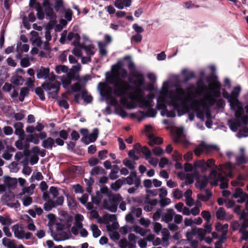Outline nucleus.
<instances>
[{
	"instance_id": "25",
	"label": "nucleus",
	"mask_w": 248,
	"mask_h": 248,
	"mask_svg": "<svg viewBox=\"0 0 248 248\" xmlns=\"http://www.w3.org/2000/svg\"><path fill=\"white\" fill-rule=\"evenodd\" d=\"M106 173V171L100 166H96L93 167L90 171L91 175H96L99 174H105Z\"/></svg>"
},
{
	"instance_id": "61",
	"label": "nucleus",
	"mask_w": 248,
	"mask_h": 248,
	"mask_svg": "<svg viewBox=\"0 0 248 248\" xmlns=\"http://www.w3.org/2000/svg\"><path fill=\"white\" fill-rule=\"evenodd\" d=\"M132 28L138 34H140L144 31L143 28L137 23H135L132 25Z\"/></svg>"
},
{
	"instance_id": "32",
	"label": "nucleus",
	"mask_w": 248,
	"mask_h": 248,
	"mask_svg": "<svg viewBox=\"0 0 248 248\" xmlns=\"http://www.w3.org/2000/svg\"><path fill=\"white\" fill-rule=\"evenodd\" d=\"M80 48L84 49L87 55L93 56L95 52L93 50L94 48V46L93 44L86 46L84 44L82 46H81Z\"/></svg>"
},
{
	"instance_id": "47",
	"label": "nucleus",
	"mask_w": 248,
	"mask_h": 248,
	"mask_svg": "<svg viewBox=\"0 0 248 248\" xmlns=\"http://www.w3.org/2000/svg\"><path fill=\"white\" fill-rule=\"evenodd\" d=\"M68 70V68L67 66L64 65H57L55 67V71L56 72L59 74L61 72L62 73H66L67 72Z\"/></svg>"
},
{
	"instance_id": "64",
	"label": "nucleus",
	"mask_w": 248,
	"mask_h": 248,
	"mask_svg": "<svg viewBox=\"0 0 248 248\" xmlns=\"http://www.w3.org/2000/svg\"><path fill=\"white\" fill-rule=\"evenodd\" d=\"M142 39V35L138 33L133 35L131 37V40L137 43H140Z\"/></svg>"
},
{
	"instance_id": "6",
	"label": "nucleus",
	"mask_w": 248,
	"mask_h": 248,
	"mask_svg": "<svg viewBox=\"0 0 248 248\" xmlns=\"http://www.w3.org/2000/svg\"><path fill=\"white\" fill-rule=\"evenodd\" d=\"M206 232L204 230L201 228H198L196 227L192 228L190 231H187L186 234L187 240H190L191 238H193L194 236L198 235L200 237V240H202L204 239V236L205 235Z\"/></svg>"
},
{
	"instance_id": "42",
	"label": "nucleus",
	"mask_w": 248,
	"mask_h": 248,
	"mask_svg": "<svg viewBox=\"0 0 248 248\" xmlns=\"http://www.w3.org/2000/svg\"><path fill=\"white\" fill-rule=\"evenodd\" d=\"M243 196H247V195L246 193H244L243 189L241 188L238 187L235 189V190L232 195V197L236 199Z\"/></svg>"
},
{
	"instance_id": "24",
	"label": "nucleus",
	"mask_w": 248,
	"mask_h": 248,
	"mask_svg": "<svg viewBox=\"0 0 248 248\" xmlns=\"http://www.w3.org/2000/svg\"><path fill=\"white\" fill-rule=\"evenodd\" d=\"M57 86H60L59 85H56L54 83L48 82L45 81L41 85V87L46 91H50L52 89H55L57 88Z\"/></svg>"
},
{
	"instance_id": "50",
	"label": "nucleus",
	"mask_w": 248,
	"mask_h": 248,
	"mask_svg": "<svg viewBox=\"0 0 248 248\" xmlns=\"http://www.w3.org/2000/svg\"><path fill=\"white\" fill-rule=\"evenodd\" d=\"M86 91H82L81 93V97L83 98L84 102L87 103L92 102L93 100V97L91 95H86Z\"/></svg>"
},
{
	"instance_id": "36",
	"label": "nucleus",
	"mask_w": 248,
	"mask_h": 248,
	"mask_svg": "<svg viewBox=\"0 0 248 248\" xmlns=\"http://www.w3.org/2000/svg\"><path fill=\"white\" fill-rule=\"evenodd\" d=\"M122 200V197L120 194H114L109 198L110 203H114L118 205V203Z\"/></svg>"
},
{
	"instance_id": "10",
	"label": "nucleus",
	"mask_w": 248,
	"mask_h": 248,
	"mask_svg": "<svg viewBox=\"0 0 248 248\" xmlns=\"http://www.w3.org/2000/svg\"><path fill=\"white\" fill-rule=\"evenodd\" d=\"M228 124L231 130L233 132H236L238 128L241 126L238 117L237 116H235L234 119H229L228 121Z\"/></svg>"
},
{
	"instance_id": "31",
	"label": "nucleus",
	"mask_w": 248,
	"mask_h": 248,
	"mask_svg": "<svg viewBox=\"0 0 248 248\" xmlns=\"http://www.w3.org/2000/svg\"><path fill=\"white\" fill-rule=\"evenodd\" d=\"M26 141L27 142H33L35 144H38L40 142V140L38 138L37 134H34L28 136L26 138Z\"/></svg>"
},
{
	"instance_id": "37",
	"label": "nucleus",
	"mask_w": 248,
	"mask_h": 248,
	"mask_svg": "<svg viewBox=\"0 0 248 248\" xmlns=\"http://www.w3.org/2000/svg\"><path fill=\"white\" fill-rule=\"evenodd\" d=\"M98 46L99 49V53L102 56H106L107 54V51L105 48L106 45L101 42L98 43Z\"/></svg>"
},
{
	"instance_id": "52",
	"label": "nucleus",
	"mask_w": 248,
	"mask_h": 248,
	"mask_svg": "<svg viewBox=\"0 0 248 248\" xmlns=\"http://www.w3.org/2000/svg\"><path fill=\"white\" fill-rule=\"evenodd\" d=\"M202 217L208 223L211 219V215L210 213L207 211H202L201 213Z\"/></svg>"
},
{
	"instance_id": "44",
	"label": "nucleus",
	"mask_w": 248,
	"mask_h": 248,
	"mask_svg": "<svg viewBox=\"0 0 248 248\" xmlns=\"http://www.w3.org/2000/svg\"><path fill=\"white\" fill-rule=\"evenodd\" d=\"M64 18L68 21H70L72 18L73 12L69 8H66L64 10Z\"/></svg>"
},
{
	"instance_id": "51",
	"label": "nucleus",
	"mask_w": 248,
	"mask_h": 248,
	"mask_svg": "<svg viewBox=\"0 0 248 248\" xmlns=\"http://www.w3.org/2000/svg\"><path fill=\"white\" fill-rule=\"evenodd\" d=\"M238 120L240 121L241 125L242 124L244 125L248 124V116L247 115L241 114L238 115Z\"/></svg>"
},
{
	"instance_id": "57",
	"label": "nucleus",
	"mask_w": 248,
	"mask_h": 248,
	"mask_svg": "<svg viewBox=\"0 0 248 248\" xmlns=\"http://www.w3.org/2000/svg\"><path fill=\"white\" fill-rule=\"evenodd\" d=\"M153 153L156 156H160L163 154L164 151L160 147L156 146L153 148Z\"/></svg>"
},
{
	"instance_id": "63",
	"label": "nucleus",
	"mask_w": 248,
	"mask_h": 248,
	"mask_svg": "<svg viewBox=\"0 0 248 248\" xmlns=\"http://www.w3.org/2000/svg\"><path fill=\"white\" fill-rule=\"evenodd\" d=\"M23 204L25 206H28L32 202V199L31 197L28 196L22 199Z\"/></svg>"
},
{
	"instance_id": "41",
	"label": "nucleus",
	"mask_w": 248,
	"mask_h": 248,
	"mask_svg": "<svg viewBox=\"0 0 248 248\" xmlns=\"http://www.w3.org/2000/svg\"><path fill=\"white\" fill-rule=\"evenodd\" d=\"M55 205L54 201L53 200H49L46 202L44 205V209L46 211H50L53 208H55Z\"/></svg>"
},
{
	"instance_id": "46",
	"label": "nucleus",
	"mask_w": 248,
	"mask_h": 248,
	"mask_svg": "<svg viewBox=\"0 0 248 248\" xmlns=\"http://www.w3.org/2000/svg\"><path fill=\"white\" fill-rule=\"evenodd\" d=\"M72 79H74L75 80H79L78 77H75L74 73H69L67 74V78L65 79V80H64V81H63V82L67 85H69L71 84V80Z\"/></svg>"
},
{
	"instance_id": "39",
	"label": "nucleus",
	"mask_w": 248,
	"mask_h": 248,
	"mask_svg": "<svg viewBox=\"0 0 248 248\" xmlns=\"http://www.w3.org/2000/svg\"><path fill=\"white\" fill-rule=\"evenodd\" d=\"M91 229L93 232V235L94 238H97L101 235V232L96 224H92L91 225Z\"/></svg>"
},
{
	"instance_id": "14",
	"label": "nucleus",
	"mask_w": 248,
	"mask_h": 248,
	"mask_svg": "<svg viewBox=\"0 0 248 248\" xmlns=\"http://www.w3.org/2000/svg\"><path fill=\"white\" fill-rule=\"evenodd\" d=\"M43 3L41 4L40 2L35 4L34 7L37 11V16L39 20H43L45 18L46 14L45 11L43 9Z\"/></svg>"
},
{
	"instance_id": "62",
	"label": "nucleus",
	"mask_w": 248,
	"mask_h": 248,
	"mask_svg": "<svg viewBox=\"0 0 248 248\" xmlns=\"http://www.w3.org/2000/svg\"><path fill=\"white\" fill-rule=\"evenodd\" d=\"M56 198V200L54 201L55 207H56L58 206L62 205L64 202V197L63 196H61L57 197Z\"/></svg>"
},
{
	"instance_id": "12",
	"label": "nucleus",
	"mask_w": 248,
	"mask_h": 248,
	"mask_svg": "<svg viewBox=\"0 0 248 248\" xmlns=\"http://www.w3.org/2000/svg\"><path fill=\"white\" fill-rule=\"evenodd\" d=\"M149 141L148 144L150 146H153L155 144L159 145L163 143V139L158 137H155L154 135L150 134L148 136Z\"/></svg>"
},
{
	"instance_id": "3",
	"label": "nucleus",
	"mask_w": 248,
	"mask_h": 248,
	"mask_svg": "<svg viewBox=\"0 0 248 248\" xmlns=\"http://www.w3.org/2000/svg\"><path fill=\"white\" fill-rule=\"evenodd\" d=\"M43 6L46 15L50 19H56L57 14L63 15L66 8L63 0H43Z\"/></svg>"
},
{
	"instance_id": "59",
	"label": "nucleus",
	"mask_w": 248,
	"mask_h": 248,
	"mask_svg": "<svg viewBox=\"0 0 248 248\" xmlns=\"http://www.w3.org/2000/svg\"><path fill=\"white\" fill-rule=\"evenodd\" d=\"M71 89L73 92H79L81 90V86L78 82H77L71 86Z\"/></svg>"
},
{
	"instance_id": "27",
	"label": "nucleus",
	"mask_w": 248,
	"mask_h": 248,
	"mask_svg": "<svg viewBox=\"0 0 248 248\" xmlns=\"http://www.w3.org/2000/svg\"><path fill=\"white\" fill-rule=\"evenodd\" d=\"M200 147L208 153L210 152L213 150H218V147L217 146L214 145H208L204 142L200 144Z\"/></svg>"
},
{
	"instance_id": "4",
	"label": "nucleus",
	"mask_w": 248,
	"mask_h": 248,
	"mask_svg": "<svg viewBox=\"0 0 248 248\" xmlns=\"http://www.w3.org/2000/svg\"><path fill=\"white\" fill-rule=\"evenodd\" d=\"M207 80L209 82H212L214 87L210 88V91L212 92L211 94L213 97L219 98L221 96V83L217 80V77L215 73H211L208 77Z\"/></svg>"
},
{
	"instance_id": "21",
	"label": "nucleus",
	"mask_w": 248,
	"mask_h": 248,
	"mask_svg": "<svg viewBox=\"0 0 248 248\" xmlns=\"http://www.w3.org/2000/svg\"><path fill=\"white\" fill-rule=\"evenodd\" d=\"M125 184V178L117 180L114 183L111 185V188L114 191L118 190L123 185Z\"/></svg>"
},
{
	"instance_id": "43",
	"label": "nucleus",
	"mask_w": 248,
	"mask_h": 248,
	"mask_svg": "<svg viewBox=\"0 0 248 248\" xmlns=\"http://www.w3.org/2000/svg\"><path fill=\"white\" fill-rule=\"evenodd\" d=\"M141 152L145 155V158L146 160L151 158L152 155L151 151L146 146H143L141 148Z\"/></svg>"
},
{
	"instance_id": "11",
	"label": "nucleus",
	"mask_w": 248,
	"mask_h": 248,
	"mask_svg": "<svg viewBox=\"0 0 248 248\" xmlns=\"http://www.w3.org/2000/svg\"><path fill=\"white\" fill-rule=\"evenodd\" d=\"M132 90H134V92L129 94V97L131 99L138 100L143 98V91L141 87H133Z\"/></svg>"
},
{
	"instance_id": "48",
	"label": "nucleus",
	"mask_w": 248,
	"mask_h": 248,
	"mask_svg": "<svg viewBox=\"0 0 248 248\" xmlns=\"http://www.w3.org/2000/svg\"><path fill=\"white\" fill-rule=\"evenodd\" d=\"M123 163L124 166L127 167L128 169H129L131 170H134L135 169V166L134 164H135V162L134 161L133 163L132 162L127 159L125 158L123 161Z\"/></svg>"
},
{
	"instance_id": "29",
	"label": "nucleus",
	"mask_w": 248,
	"mask_h": 248,
	"mask_svg": "<svg viewBox=\"0 0 248 248\" xmlns=\"http://www.w3.org/2000/svg\"><path fill=\"white\" fill-rule=\"evenodd\" d=\"M197 183H199V185L198 186L196 185V187H198L201 190H202L207 186L208 183V178L207 176L205 175L203 176L202 180L201 181H198Z\"/></svg>"
},
{
	"instance_id": "45",
	"label": "nucleus",
	"mask_w": 248,
	"mask_h": 248,
	"mask_svg": "<svg viewBox=\"0 0 248 248\" xmlns=\"http://www.w3.org/2000/svg\"><path fill=\"white\" fill-rule=\"evenodd\" d=\"M248 136V127L245 126L243 129H240L238 133L237 136L238 138H242L243 137H246Z\"/></svg>"
},
{
	"instance_id": "17",
	"label": "nucleus",
	"mask_w": 248,
	"mask_h": 248,
	"mask_svg": "<svg viewBox=\"0 0 248 248\" xmlns=\"http://www.w3.org/2000/svg\"><path fill=\"white\" fill-rule=\"evenodd\" d=\"M182 74L184 77L183 80L184 83H186L190 79L195 77V74L193 71L188 70L186 69H183L182 71Z\"/></svg>"
},
{
	"instance_id": "38",
	"label": "nucleus",
	"mask_w": 248,
	"mask_h": 248,
	"mask_svg": "<svg viewBox=\"0 0 248 248\" xmlns=\"http://www.w3.org/2000/svg\"><path fill=\"white\" fill-rule=\"evenodd\" d=\"M74 41L72 42V45L76 47H78L79 48L81 47V46L83 45L84 43L80 44V35L76 33L74 36Z\"/></svg>"
},
{
	"instance_id": "9",
	"label": "nucleus",
	"mask_w": 248,
	"mask_h": 248,
	"mask_svg": "<svg viewBox=\"0 0 248 248\" xmlns=\"http://www.w3.org/2000/svg\"><path fill=\"white\" fill-rule=\"evenodd\" d=\"M183 134V129H178L176 131V137L174 139V142L176 143H182L185 146H187L189 144V142L187 140L182 139Z\"/></svg>"
},
{
	"instance_id": "58",
	"label": "nucleus",
	"mask_w": 248,
	"mask_h": 248,
	"mask_svg": "<svg viewBox=\"0 0 248 248\" xmlns=\"http://www.w3.org/2000/svg\"><path fill=\"white\" fill-rule=\"evenodd\" d=\"M104 218L106 220L110 222L114 221L117 219V217L116 215H111L109 214H106L104 216Z\"/></svg>"
},
{
	"instance_id": "53",
	"label": "nucleus",
	"mask_w": 248,
	"mask_h": 248,
	"mask_svg": "<svg viewBox=\"0 0 248 248\" xmlns=\"http://www.w3.org/2000/svg\"><path fill=\"white\" fill-rule=\"evenodd\" d=\"M212 94V92L210 91V93H209L208 94V95L210 96V97L209 98H206L207 100H208V104L209 106H214L215 103H216L217 99H215L216 98V97H213L211 94Z\"/></svg>"
},
{
	"instance_id": "13",
	"label": "nucleus",
	"mask_w": 248,
	"mask_h": 248,
	"mask_svg": "<svg viewBox=\"0 0 248 248\" xmlns=\"http://www.w3.org/2000/svg\"><path fill=\"white\" fill-rule=\"evenodd\" d=\"M139 112L142 114L140 118H138V121L139 122L141 121L145 118V116L154 117L155 116L157 113L156 110L152 108H149L146 112L145 114L144 113V111L141 110H140Z\"/></svg>"
},
{
	"instance_id": "5",
	"label": "nucleus",
	"mask_w": 248,
	"mask_h": 248,
	"mask_svg": "<svg viewBox=\"0 0 248 248\" xmlns=\"http://www.w3.org/2000/svg\"><path fill=\"white\" fill-rule=\"evenodd\" d=\"M129 82L133 83L134 87H141L145 83L144 75L139 72H136L131 75L128 79Z\"/></svg>"
},
{
	"instance_id": "30",
	"label": "nucleus",
	"mask_w": 248,
	"mask_h": 248,
	"mask_svg": "<svg viewBox=\"0 0 248 248\" xmlns=\"http://www.w3.org/2000/svg\"><path fill=\"white\" fill-rule=\"evenodd\" d=\"M24 81L23 77L18 75L13 76L11 80L12 83L17 86L22 85Z\"/></svg>"
},
{
	"instance_id": "22",
	"label": "nucleus",
	"mask_w": 248,
	"mask_h": 248,
	"mask_svg": "<svg viewBox=\"0 0 248 248\" xmlns=\"http://www.w3.org/2000/svg\"><path fill=\"white\" fill-rule=\"evenodd\" d=\"M236 164L238 166L245 164L248 163V160L245 157L244 153V149H241V155L236 157Z\"/></svg>"
},
{
	"instance_id": "56",
	"label": "nucleus",
	"mask_w": 248,
	"mask_h": 248,
	"mask_svg": "<svg viewBox=\"0 0 248 248\" xmlns=\"http://www.w3.org/2000/svg\"><path fill=\"white\" fill-rule=\"evenodd\" d=\"M106 202H104L105 208L106 209H107L108 210H109L112 212H113V213H115L117 211V204L110 203L111 205L110 206H107L106 205Z\"/></svg>"
},
{
	"instance_id": "19",
	"label": "nucleus",
	"mask_w": 248,
	"mask_h": 248,
	"mask_svg": "<svg viewBox=\"0 0 248 248\" xmlns=\"http://www.w3.org/2000/svg\"><path fill=\"white\" fill-rule=\"evenodd\" d=\"M175 213L171 208L167 209V213L162 216V219L166 223H169L172 220Z\"/></svg>"
},
{
	"instance_id": "33",
	"label": "nucleus",
	"mask_w": 248,
	"mask_h": 248,
	"mask_svg": "<svg viewBox=\"0 0 248 248\" xmlns=\"http://www.w3.org/2000/svg\"><path fill=\"white\" fill-rule=\"evenodd\" d=\"M98 129L97 128H94L93 130V132L91 133L88 136L89 141H91V142H94L96 140L98 136Z\"/></svg>"
},
{
	"instance_id": "23",
	"label": "nucleus",
	"mask_w": 248,
	"mask_h": 248,
	"mask_svg": "<svg viewBox=\"0 0 248 248\" xmlns=\"http://www.w3.org/2000/svg\"><path fill=\"white\" fill-rule=\"evenodd\" d=\"M241 91V87L240 86H236L233 88L231 92V96L232 101H235L238 99L239 95Z\"/></svg>"
},
{
	"instance_id": "18",
	"label": "nucleus",
	"mask_w": 248,
	"mask_h": 248,
	"mask_svg": "<svg viewBox=\"0 0 248 248\" xmlns=\"http://www.w3.org/2000/svg\"><path fill=\"white\" fill-rule=\"evenodd\" d=\"M4 182L9 188L16 187L17 183L16 178H11L8 176H4Z\"/></svg>"
},
{
	"instance_id": "34",
	"label": "nucleus",
	"mask_w": 248,
	"mask_h": 248,
	"mask_svg": "<svg viewBox=\"0 0 248 248\" xmlns=\"http://www.w3.org/2000/svg\"><path fill=\"white\" fill-rule=\"evenodd\" d=\"M226 212L223 207H219L216 212V217L217 219L223 220L225 219Z\"/></svg>"
},
{
	"instance_id": "7",
	"label": "nucleus",
	"mask_w": 248,
	"mask_h": 248,
	"mask_svg": "<svg viewBox=\"0 0 248 248\" xmlns=\"http://www.w3.org/2000/svg\"><path fill=\"white\" fill-rule=\"evenodd\" d=\"M230 105L231 109L234 111L235 116L238 117V115L244 114L242 104L239 100L232 101Z\"/></svg>"
},
{
	"instance_id": "26",
	"label": "nucleus",
	"mask_w": 248,
	"mask_h": 248,
	"mask_svg": "<svg viewBox=\"0 0 248 248\" xmlns=\"http://www.w3.org/2000/svg\"><path fill=\"white\" fill-rule=\"evenodd\" d=\"M218 180L221 182L220 184L221 189L227 188L228 187V180L221 174L218 175Z\"/></svg>"
},
{
	"instance_id": "49",
	"label": "nucleus",
	"mask_w": 248,
	"mask_h": 248,
	"mask_svg": "<svg viewBox=\"0 0 248 248\" xmlns=\"http://www.w3.org/2000/svg\"><path fill=\"white\" fill-rule=\"evenodd\" d=\"M134 231L136 233L140 234L142 236H144L147 233V231L140 227L136 225L134 227Z\"/></svg>"
},
{
	"instance_id": "2",
	"label": "nucleus",
	"mask_w": 248,
	"mask_h": 248,
	"mask_svg": "<svg viewBox=\"0 0 248 248\" xmlns=\"http://www.w3.org/2000/svg\"><path fill=\"white\" fill-rule=\"evenodd\" d=\"M106 81L109 84L114 86L113 93L117 96L121 97L120 101L123 104L127 102L125 97L128 94V92L132 90L133 87L127 81L116 77L115 74H111L106 77Z\"/></svg>"
},
{
	"instance_id": "40",
	"label": "nucleus",
	"mask_w": 248,
	"mask_h": 248,
	"mask_svg": "<svg viewBox=\"0 0 248 248\" xmlns=\"http://www.w3.org/2000/svg\"><path fill=\"white\" fill-rule=\"evenodd\" d=\"M35 93L41 100L44 101L45 100L46 97L44 92L43 91V88L42 87H37L35 90Z\"/></svg>"
},
{
	"instance_id": "8",
	"label": "nucleus",
	"mask_w": 248,
	"mask_h": 248,
	"mask_svg": "<svg viewBox=\"0 0 248 248\" xmlns=\"http://www.w3.org/2000/svg\"><path fill=\"white\" fill-rule=\"evenodd\" d=\"M49 75V68L41 66V67L36 71V77L38 79L44 78L47 79Z\"/></svg>"
},
{
	"instance_id": "55",
	"label": "nucleus",
	"mask_w": 248,
	"mask_h": 248,
	"mask_svg": "<svg viewBox=\"0 0 248 248\" xmlns=\"http://www.w3.org/2000/svg\"><path fill=\"white\" fill-rule=\"evenodd\" d=\"M157 108L158 109H162L164 111H167V106L166 105L164 100L157 101Z\"/></svg>"
},
{
	"instance_id": "1",
	"label": "nucleus",
	"mask_w": 248,
	"mask_h": 248,
	"mask_svg": "<svg viewBox=\"0 0 248 248\" xmlns=\"http://www.w3.org/2000/svg\"><path fill=\"white\" fill-rule=\"evenodd\" d=\"M195 86L191 84L186 88V91L181 87H178L175 91L169 92L170 104L177 110L178 116H180L185 113L188 112L189 109L186 103L189 97L194 96L193 90Z\"/></svg>"
},
{
	"instance_id": "15",
	"label": "nucleus",
	"mask_w": 248,
	"mask_h": 248,
	"mask_svg": "<svg viewBox=\"0 0 248 248\" xmlns=\"http://www.w3.org/2000/svg\"><path fill=\"white\" fill-rule=\"evenodd\" d=\"M42 146L45 149L51 150L53 147H56L54 139L51 137L47 138L42 141Z\"/></svg>"
},
{
	"instance_id": "54",
	"label": "nucleus",
	"mask_w": 248,
	"mask_h": 248,
	"mask_svg": "<svg viewBox=\"0 0 248 248\" xmlns=\"http://www.w3.org/2000/svg\"><path fill=\"white\" fill-rule=\"evenodd\" d=\"M0 222L3 225H10L12 223V220L10 218L4 217L2 216H0Z\"/></svg>"
},
{
	"instance_id": "20",
	"label": "nucleus",
	"mask_w": 248,
	"mask_h": 248,
	"mask_svg": "<svg viewBox=\"0 0 248 248\" xmlns=\"http://www.w3.org/2000/svg\"><path fill=\"white\" fill-rule=\"evenodd\" d=\"M14 231L15 236L19 239H22L24 238L25 234V231L24 230H19V226L17 224L14 225L12 228Z\"/></svg>"
},
{
	"instance_id": "60",
	"label": "nucleus",
	"mask_w": 248,
	"mask_h": 248,
	"mask_svg": "<svg viewBox=\"0 0 248 248\" xmlns=\"http://www.w3.org/2000/svg\"><path fill=\"white\" fill-rule=\"evenodd\" d=\"M6 247H7L8 248H25L24 246L22 244H20L18 247H17L13 240H10V241L8 243Z\"/></svg>"
},
{
	"instance_id": "28",
	"label": "nucleus",
	"mask_w": 248,
	"mask_h": 248,
	"mask_svg": "<svg viewBox=\"0 0 248 248\" xmlns=\"http://www.w3.org/2000/svg\"><path fill=\"white\" fill-rule=\"evenodd\" d=\"M123 68V63L119 62L117 63L112 66L113 73L112 74H115L116 77H119V72Z\"/></svg>"
},
{
	"instance_id": "16",
	"label": "nucleus",
	"mask_w": 248,
	"mask_h": 248,
	"mask_svg": "<svg viewBox=\"0 0 248 248\" xmlns=\"http://www.w3.org/2000/svg\"><path fill=\"white\" fill-rule=\"evenodd\" d=\"M131 3V0H115L114 5L119 9H123L124 6L129 7Z\"/></svg>"
},
{
	"instance_id": "35",
	"label": "nucleus",
	"mask_w": 248,
	"mask_h": 248,
	"mask_svg": "<svg viewBox=\"0 0 248 248\" xmlns=\"http://www.w3.org/2000/svg\"><path fill=\"white\" fill-rule=\"evenodd\" d=\"M14 126L15 128V134L16 135L21 134V133H23L24 132V130L23 129L24 125L22 123L17 122L14 124Z\"/></svg>"
}]
</instances>
